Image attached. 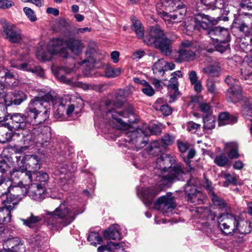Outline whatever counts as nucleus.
Segmentation results:
<instances>
[{
    "instance_id": "f257e3e1",
    "label": "nucleus",
    "mask_w": 252,
    "mask_h": 252,
    "mask_svg": "<svg viewBox=\"0 0 252 252\" xmlns=\"http://www.w3.org/2000/svg\"><path fill=\"white\" fill-rule=\"evenodd\" d=\"M123 92L120 91L116 94L117 101H112L107 99L104 102L105 108L101 114L103 118L109 120V123L111 125L116 123L120 128H126L128 124H133L136 122L137 119L133 109L129 108L123 111H116L114 108H120L123 104L124 98Z\"/></svg>"
},
{
    "instance_id": "f03ea898",
    "label": "nucleus",
    "mask_w": 252,
    "mask_h": 252,
    "mask_svg": "<svg viewBox=\"0 0 252 252\" xmlns=\"http://www.w3.org/2000/svg\"><path fill=\"white\" fill-rule=\"evenodd\" d=\"M175 161L171 155L166 154H162L157 159L154 172L160 178V185L167 186L176 179L180 180L184 174L180 165L172 167Z\"/></svg>"
},
{
    "instance_id": "7ed1b4c3",
    "label": "nucleus",
    "mask_w": 252,
    "mask_h": 252,
    "mask_svg": "<svg viewBox=\"0 0 252 252\" xmlns=\"http://www.w3.org/2000/svg\"><path fill=\"white\" fill-rule=\"evenodd\" d=\"M52 99L51 95H45L42 98L34 97L30 101L23 113L29 126L39 125L49 117V111L47 107L48 102Z\"/></svg>"
},
{
    "instance_id": "20e7f679",
    "label": "nucleus",
    "mask_w": 252,
    "mask_h": 252,
    "mask_svg": "<svg viewBox=\"0 0 252 252\" xmlns=\"http://www.w3.org/2000/svg\"><path fill=\"white\" fill-rule=\"evenodd\" d=\"M79 214L76 210L68 209L63 202L54 211L46 214L49 216L46 218L45 222L49 229L57 231L71 223Z\"/></svg>"
},
{
    "instance_id": "39448f33",
    "label": "nucleus",
    "mask_w": 252,
    "mask_h": 252,
    "mask_svg": "<svg viewBox=\"0 0 252 252\" xmlns=\"http://www.w3.org/2000/svg\"><path fill=\"white\" fill-rule=\"evenodd\" d=\"M173 41L174 40L167 37L159 27L151 29L144 38V43L148 45H154L156 49L165 56L171 54Z\"/></svg>"
},
{
    "instance_id": "423d86ee",
    "label": "nucleus",
    "mask_w": 252,
    "mask_h": 252,
    "mask_svg": "<svg viewBox=\"0 0 252 252\" xmlns=\"http://www.w3.org/2000/svg\"><path fill=\"white\" fill-rule=\"evenodd\" d=\"M161 132V128L158 124H155L152 126H146L145 128H139L136 130L127 133V135L130 137L127 140L129 142L135 144L138 148H142L146 144V141L144 137L149 135H158Z\"/></svg>"
},
{
    "instance_id": "0eeeda50",
    "label": "nucleus",
    "mask_w": 252,
    "mask_h": 252,
    "mask_svg": "<svg viewBox=\"0 0 252 252\" xmlns=\"http://www.w3.org/2000/svg\"><path fill=\"white\" fill-rule=\"evenodd\" d=\"M225 96L227 101L233 103L242 100L244 103L242 108L243 115H252V98L243 97L241 86L230 87L226 91Z\"/></svg>"
},
{
    "instance_id": "6e6552de",
    "label": "nucleus",
    "mask_w": 252,
    "mask_h": 252,
    "mask_svg": "<svg viewBox=\"0 0 252 252\" xmlns=\"http://www.w3.org/2000/svg\"><path fill=\"white\" fill-rule=\"evenodd\" d=\"M196 51V47L191 41L184 40L181 43L174 56L175 61L178 63L192 61L195 58Z\"/></svg>"
},
{
    "instance_id": "1a4fd4ad",
    "label": "nucleus",
    "mask_w": 252,
    "mask_h": 252,
    "mask_svg": "<svg viewBox=\"0 0 252 252\" xmlns=\"http://www.w3.org/2000/svg\"><path fill=\"white\" fill-rule=\"evenodd\" d=\"M238 218L229 213L221 214L218 218V226L223 233L232 235L236 233Z\"/></svg>"
},
{
    "instance_id": "9d476101",
    "label": "nucleus",
    "mask_w": 252,
    "mask_h": 252,
    "mask_svg": "<svg viewBox=\"0 0 252 252\" xmlns=\"http://www.w3.org/2000/svg\"><path fill=\"white\" fill-rule=\"evenodd\" d=\"M33 139L38 147L45 148L51 143V128L47 126L35 127L33 129Z\"/></svg>"
},
{
    "instance_id": "9b49d317",
    "label": "nucleus",
    "mask_w": 252,
    "mask_h": 252,
    "mask_svg": "<svg viewBox=\"0 0 252 252\" xmlns=\"http://www.w3.org/2000/svg\"><path fill=\"white\" fill-rule=\"evenodd\" d=\"M23 55L20 50L13 49L11 51V59L10 63L13 67L23 70H28L38 74L40 77L44 76V70L39 66H35L32 69L28 68V63H19L17 61L23 60Z\"/></svg>"
},
{
    "instance_id": "f8f14e48",
    "label": "nucleus",
    "mask_w": 252,
    "mask_h": 252,
    "mask_svg": "<svg viewBox=\"0 0 252 252\" xmlns=\"http://www.w3.org/2000/svg\"><path fill=\"white\" fill-rule=\"evenodd\" d=\"M0 23L2 27L3 32L9 41L16 43L21 41L22 34L20 29L4 19H0Z\"/></svg>"
},
{
    "instance_id": "ddd939ff",
    "label": "nucleus",
    "mask_w": 252,
    "mask_h": 252,
    "mask_svg": "<svg viewBox=\"0 0 252 252\" xmlns=\"http://www.w3.org/2000/svg\"><path fill=\"white\" fill-rule=\"evenodd\" d=\"M232 26L243 32L246 36H250L252 32V16H237L233 20Z\"/></svg>"
},
{
    "instance_id": "4468645a",
    "label": "nucleus",
    "mask_w": 252,
    "mask_h": 252,
    "mask_svg": "<svg viewBox=\"0 0 252 252\" xmlns=\"http://www.w3.org/2000/svg\"><path fill=\"white\" fill-rule=\"evenodd\" d=\"M155 205L160 210L164 215L169 216L172 214V210L176 207L174 198L171 194L160 197L156 202Z\"/></svg>"
},
{
    "instance_id": "2eb2a0df",
    "label": "nucleus",
    "mask_w": 252,
    "mask_h": 252,
    "mask_svg": "<svg viewBox=\"0 0 252 252\" xmlns=\"http://www.w3.org/2000/svg\"><path fill=\"white\" fill-rule=\"evenodd\" d=\"M5 119L6 121L9 120L11 121L10 127L15 130H23L26 132L27 129L29 127L25 115L23 113L8 114L5 116Z\"/></svg>"
},
{
    "instance_id": "dca6fc26",
    "label": "nucleus",
    "mask_w": 252,
    "mask_h": 252,
    "mask_svg": "<svg viewBox=\"0 0 252 252\" xmlns=\"http://www.w3.org/2000/svg\"><path fill=\"white\" fill-rule=\"evenodd\" d=\"M3 202L5 205L0 208V224H7L11 221V211L16 208L17 202H14L10 197H7Z\"/></svg>"
},
{
    "instance_id": "f3484780",
    "label": "nucleus",
    "mask_w": 252,
    "mask_h": 252,
    "mask_svg": "<svg viewBox=\"0 0 252 252\" xmlns=\"http://www.w3.org/2000/svg\"><path fill=\"white\" fill-rule=\"evenodd\" d=\"M64 44L66 45L67 49L69 50L71 53L75 56H79L81 54L85 47L82 40L72 36H68L64 39Z\"/></svg>"
},
{
    "instance_id": "a211bd4d",
    "label": "nucleus",
    "mask_w": 252,
    "mask_h": 252,
    "mask_svg": "<svg viewBox=\"0 0 252 252\" xmlns=\"http://www.w3.org/2000/svg\"><path fill=\"white\" fill-rule=\"evenodd\" d=\"M194 29L198 31L209 30L211 27L218 23V20L209 15L201 14L194 19Z\"/></svg>"
},
{
    "instance_id": "6ab92c4d",
    "label": "nucleus",
    "mask_w": 252,
    "mask_h": 252,
    "mask_svg": "<svg viewBox=\"0 0 252 252\" xmlns=\"http://www.w3.org/2000/svg\"><path fill=\"white\" fill-rule=\"evenodd\" d=\"M207 34L210 38L216 42L230 41V36L228 31L224 28L216 27L207 31Z\"/></svg>"
},
{
    "instance_id": "aec40b11",
    "label": "nucleus",
    "mask_w": 252,
    "mask_h": 252,
    "mask_svg": "<svg viewBox=\"0 0 252 252\" xmlns=\"http://www.w3.org/2000/svg\"><path fill=\"white\" fill-rule=\"evenodd\" d=\"M28 193H29V187L20 182L16 185H11L10 193L6 198L7 197H11L12 200H13L14 202H17L18 204L19 201Z\"/></svg>"
},
{
    "instance_id": "412c9836",
    "label": "nucleus",
    "mask_w": 252,
    "mask_h": 252,
    "mask_svg": "<svg viewBox=\"0 0 252 252\" xmlns=\"http://www.w3.org/2000/svg\"><path fill=\"white\" fill-rule=\"evenodd\" d=\"M29 195L34 200L41 201L45 196V187L32 184L29 187Z\"/></svg>"
},
{
    "instance_id": "4be33fe9",
    "label": "nucleus",
    "mask_w": 252,
    "mask_h": 252,
    "mask_svg": "<svg viewBox=\"0 0 252 252\" xmlns=\"http://www.w3.org/2000/svg\"><path fill=\"white\" fill-rule=\"evenodd\" d=\"M190 189L189 187H187L185 192L187 201L195 205L202 204L206 198L205 195L197 189L192 190Z\"/></svg>"
},
{
    "instance_id": "5701e85b",
    "label": "nucleus",
    "mask_w": 252,
    "mask_h": 252,
    "mask_svg": "<svg viewBox=\"0 0 252 252\" xmlns=\"http://www.w3.org/2000/svg\"><path fill=\"white\" fill-rule=\"evenodd\" d=\"M25 176L28 177L30 182L35 181L39 183V185L44 187L49 180L48 174L43 171L36 172L34 171H28L26 172Z\"/></svg>"
},
{
    "instance_id": "b1692460",
    "label": "nucleus",
    "mask_w": 252,
    "mask_h": 252,
    "mask_svg": "<svg viewBox=\"0 0 252 252\" xmlns=\"http://www.w3.org/2000/svg\"><path fill=\"white\" fill-rule=\"evenodd\" d=\"M201 4L203 6L204 9H214L215 8H219L220 9V12L224 11L226 7L225 6V0H200V2L198 4ZM226 13L228 12V10H225Z\"/></svg>"
},
{
    "instance_id": "393cba45",
    "label": "nucleus",
    "mask_w": 252,
    "mask_h": 252,
    "mask_svg": "<svg viewBox=\"0 0 252 252\" xmlns=\"http://www.w3.org/2000/svg\"><path fill=\"white\" fill-rule=\"evenodd\" d=\"M221 66L218 61H214L202 68V72L210 77H218L221 72Z\"/></svg>"
},
{
    "instance_id": "a878e982",
    "label": "nucleus",
    "mask_w": 252,
    "mask_h": 252,
    "mask_svg": "<svg viewBox=\"0 0 252 252\" xmlns=\"http://www.w3.org/2000/svg\"><path fill=\"white\" fill-rule=\"evenodd\" d=\"M27 99V96L21 91H16L12 93L10 99L6 98L4 99L5 105L9 106L11 105H19Z\"/></svg>"
},
{
    "instance_id": "bb28decb",
    "label": "nucleus",
    "mask_w": 252,
    "mask_h": 252,
    "mask_svg": "<svg viewBox=\"0 0 252 252\" xmlns=\"http://www.w3.org/2000/svg\"><path fill=\"white\" fill-rule=\"evenodd\" d=\"M12 129L8 123H0V143H5L11 140Z\"/></svg>"
},
{
    "instance_id": "cd10ccee",
    "label": "nucleus",
    "mask_w": 252,
    "mask_h": 252,
    "mask_svg": "<svg viewBox=\"0 0 252 252\" xmlns=\"http://www.w3.org/2000/svg\"><path fill=\"white\" fill-rule=\"evenodd\" d=\"M23 224L31 228H36L40 221L42 220L41 216H35L33 213H30V216L27 219H20Z\"/></svg>"
},
{
    "instance_id": "c85d7f7f",
    "label": "nucleus",
    "mask_w": 252,
    "mask_h": 252,
    "mask_svg": "<svg viewBox=\"0 0 252 252\" xmlns=\"http://www.w3.org/2000/svg\"><path fill=\"white\" fill-rule=\"evenodd\" d=\"M47 238V234L45 232H38L33 238V240L31 244L32 248L34 251L41 250Z\"/></svg>"
},
{
    "instance_id": "c756f323",
    "label": "nucleus",
    "mask_w": 252,
    "mask_h": 252,
    "mask_svg": "<svg viewBox=\"0 0 252 252\" xmlns=\"http://www.w3.org/2000/svg\"><path fill=\"white\" fill-rule=\"evenodd\" d=\"M16 158L17 166L15 167L12 175L16 172H21V173H23L25 172V173L27 172V155H24V154L21 155L19 156H16Z\"/></svg>"
},
{
    "instance_id": "7c9ffc66",
    "label": "nucleus",
    "mask_w": 252,
    "mask_h": 252,
    "mask_svg": "<svg viewBox=\"0 0 252 252\" xmlns=\"http://www.w3.org/2000/svg\"><path fill=\"white\" fill-rule=\"evenodd\" d=\"M104 236L108 240H120L121 238V235L119 231V226L113 225L110 227L104 232Z\"/></svg>"
},
{
    "instance_id": "2f4dec72",
    "label": "nucleus",
    "mask_w": 252,
    "mask_h": 252,
    "mask_svg": "<svg viewBox=\"0 0 252 252\" xmlns=\"http://www.w3.org/2000/svg\"><path fill=\"white\" fill-rule=\"evenodd\" d=\"M237 228L236 231V233L240 234H248L252 230V222H248L244 221V220H240L238 218Z\"/></svg>"
},
{
    "instance_id": "473e14b6",
    "label": "nucleus",
    "mask_w": 252,
    "mask_h": 252,
    "mask_svg": "<svg viewBox=\"0 0 252 252\" xmlns=\"http://www.w3.org/2000/svg\"><path fill=\"white\" fill-rule=\"evenodd\" d=\"M131 20L132 22L131 30L135 32L139 38L144 39L145 37L144 36V29L140 21L134 16L131 18Z\"/></svg>"
},
{
    "instance_id": "72a5a7b5",
    "label": "nucleus",
    "mask_w": 252,
    "mask_h": 252,
    "mask_svg": "<svg viewBox=\"0 0 252 252\" xmlns=\"http://www.w3.org/2000/svg\"><path fill=\"white\" fill-rule=\"evenodd\" d=\"M153 107L156 110L160 111L165 116L170 115L172 112L171 108L168 105L162 104L161 98L158 99Z\"/></svg>"
},
{
    "instance_id": "f704fd0d",
    "label": "nucleus",
    "mask_w": 252,
    "mask_h": 252,
    "mask_svg": "<svg viewBox=\"0 0 252 252\" xmlns=\"http://www.w3.org/2000/svg\"><path fill=\"white\" fill-rule=\"evenodd\" d=\"M226 149L229 150L228 156L230 159H236L239 158L238 145L236 142H230L225 144Z\"/></svg>"
},
{
    "instance_id": "c9c22d12",
    "label": "nucleus",
    "mask_w": 252,
    "mask_h": 252,
    "mask_svg": "<svg viewBox=\"0 0 252 252\" xmlns=\"http://www.w3.org/2000/svg\"><path fill=\"white\" fill-rule=\"evenodd\" d=\"M11 185V182L8 179L0 174V196L4 194L7 196L9 194Z\"/></svg>"
},
{
    "instance_id": "e433bc0d",
    "label": "nucleus",
    "mask_w": 252,
    "mask_h": 252,
    "mask_svg": "<svg viewBox=\"0 0 252 252\" xmlns=\"http://www.w3.org/2000/svg\"><path fill=\"white\" fill-rule=\"evenodd\" d=\"M178 3H181L179 0H160L157 4V11L163 9L170 10L171 7L174 8Z\"/></svg>"
},
{
    "instance_id": "4c0bfd02",
    "label": "nucleus",
    "mask_w": 252,
    "mask_h": 252,
    "mask_svg": "<svg viewBox=\"0 0 252 252\" xmlns=\"http://www.w3.org/2000/svg\"><path fill=\"white\" fill-rule=\"evenodd\" d=\"M189 79L191 85H193L194 89L197 93L201 92L202 90V86L201 81L198 80L196 71L192 70L189 73Z\"/></svg>"
},
{
    "instance_id": "58836bf2",
    "label": "nucleus",
    "mask_w": 252,
    "mask_h": 252,
    "mask_svg": "<svg viewBox=\"0 0 252 252\" xmlns=\"http://www.w3.org/2000/svg\"><path fill=\"white\" fill-rule=\"evenodd\" d=\"M166 64V62L163 59L158 60L153 66V73L156 76H162L166 71L165 65Z\"/></svg>"
},
{
    "instance_id": "ea45409f",
    "label": "nucleus",
    "mask_w": 252,
    "mask_h": 252,
    "mask_svg": "<svg viewBox=\"0 0 252 252\" xmlns=\"http://www.w3.org/2000/svg\"><path fill=\"white\" fill-rule=\"evenodd\" d=\"M27 166L35 172L40 168V165L39 159L37 156L34 155H27Z\"/></svg>"
},
{
    "instance_id": "a19ab883",
    "label": "nucleus",
    "mask_w": 252,
    "mask_h": 252,
    "mask_svg": "<svg viewBox=\"0 0 252 252\" xmlns=\"http://www.w3.org/2000/svg\"><path fill=\"white\" fill-rule=\"evenodd\" d=\"M203 128L204 130H211L215 127L216 118L212 115H207L203 118Z\"/></svg>"
},
{
    "instance_id": "79ce46f5",
    "label": "nucleus",
    "mask_w": 252,
    "mask_h": 252,
    "mask_svg": "<svg viewBox=\"0 0 252 252\" xmlns=\"http://www.w3.org/2000/svg\"><path fill=\"white\" fill-rule=\"evenodd\" d=\"M71 71V69H68L65 68H59L56 73L55 75L61 82L68 85H71L72 81L70 79H67L66 76L62 74V72H64L65 74H69Z\"/></svg>"
},
{
    "instance_id": "37998d69",
    "label": "nucleus",
    "mask_w": 252,
    "mask_h": 252,
    "mask_svg": "<svg viewBox=\"0 0 252 252\" xmlns=\"http://www.w3.org/2000/svg\"><path fill=\"white\" fill-rule=\"evenodd\" d=\"M158 191H156L152 188L148 189L143 191V195L144 198L146 200L145 203L147 205L151 204L154 197L157 195Z\"/></svg>"
},
{
    "instance_id": "c03bdc74",
    "label": "nucleus",
    "mask_w": 252,
    "mask_h": 252,
    "mask_svg": "<svg viewBox=\"0 0 252 252\" xmlns=\"http://www.w3.org/2000/svg\"><path fill=\"white\" fill-rule=\"evenodd\" d=\"M120 247V244L109 242L106 245L100 246L97 249L98 252H112L114 250H117Z\"/></svg>"
},
{
    "instance_id": "a18cd8bd",
    "label": "nucleus",
    "mask_w": 252,
    "mask_h": 252,
    "mask_svg": "<svg viewBox=\"0 0 252 252\" xmlns=\"http://www.w3.org/2000/svg\"><path fill=\"white\" fill-rule=\"evenodd\" d=\"M158 14L160 15V16L164 19L165 21L167 20L171 21L172 20H177V22L181 21H179V17L177 14H176L174 12L172 14H169L163 9H161V10L158 11Z\"/></svg>"
},
{
    "instance_id": "49530a36",
    "label": "nucleus",
    "mask_w": 252,
    "mask_h": 252,
    "mask_svg": "<svg viewBox=\"0 0 252 252\" xmlns=\"http://www.w3.org/2000/svg\"><path fill=\"white\" fill-rule=\"evenodd\" d=\"M211 200L214 205L218 206L220 209H225L227 207L225 201L217 196L215 193H212L210 196Z\"/></svg>"
},
{
    "instance_id": "de8ad7c7",
    "label": "nucleus",
    "mask_w": 252,
    "mask_h": 252,
    "mask_svg": "<svg viewBox=\"0 0 252 252\" xmlns=\"http://www.w3.org/2000/svg\"><path fill=\"white\" fill-rule=\"evenodd\" d=\"M175 7H176V9H173L174 12L176 14H177L179 17V21H181L184 18V16L186 14L187 11L186 6L181 2V3H178L176 4Z\"/></svg>"
},
{
    "instance_id": "09e8293b",
    "label": "nucleus",
    "mask_w": 252,
    "mask_h": 252,
    "mask_svg": "<svg viewBox=\"0 0 252 252\" xmlns=\"http://www.w3.org/2000/svg\"><path fill=\"white\" fill-rule=\"evenodd\" d=\"M88 240L91 244L95 246L97 244H100L102 242V237L100 236L98 232H91L88 237Z\"/></svg>"
},
{
    "instance_id": "8fccbe9b",
    "label": "nucleus",
    "mask_w": 252,
    "mask_h": 252,
    "mask_svg": "<svg viewBox=\"0 0 252 252\" xmlns=\"http://www.w3.org/2000/svg\"><path fill=\"white\" fill-rule=\"evenodd\" d=\"M52 51L50 48L48 47L46 51H38L37 53V56L39 59L43 61H50L54 55Z\"/></svg>"
},
{
    "instance_id": "3c124183",
    "label": "nucleus",
    "mask_w": 252,
    "mask_h": 252,
    "mask_svg": "<svg viewBox=\"0 0 252 252\" xmlns=\"http://www.w3.org/2000/svg\"><path fill=\"white\" fill-rule=\"evenodd\" d=\"M199 185V181L198 178L191 176L188 181L185 187V192H186L187 187L191 189L190 190L197 189V187Z\"/></svg>"
},
{
    "instance_id": "603ef678",
    "label": "nucleus",
    "mask_w": 252,
    "mask_h": 252,
    "mask_svg": "<svg viewBox=\"0 0 252 252\" xmlns=\"http://www.w3.org/2000/svg\"><path fill=\"white\" fill-rule=\"evenodd\" d=\"M64 44V40L61 38H57L52 39L48 46L51 50L59 49L62 47Z\"/></svg>"
},
{
    "instance_id": "864d4df0",
    "label": "nucleus",
    "mask_w": 252,
    "mask_h": 252,
    "mask_svg": "<svg viewBox=\"0 0 252 252\" xmlns=\"http://www.w3.org/2000/svg\"><path fill=\"white\" fill-rule=\"evenodd\" d=\"M121 69L113 67H107L105 70V75L108 77H115L120 75Z\"/></svg>"
},
{
    "instance_id": "5fc2aeb1",
    "label": "nucleus",
    "mask_w": 252,
    "mask_h": 252,
    "mask_svg": "<svg viewBox=\"0 0 252 252\" xmlns=\"http://www.w3.org/2000/svg\"><path fill=\"white\" fill-rule=\"evenodd\" d=\"M229 41H224V42H216L215 45V50L221 53L225 51L229 47L228 42Z\"/></svg>"
},
{
    "instance_id": "6e6d98bb",
    "label": "nucleus",
    "mask_w": 252,
    "mask_h": 252,
    "mask_svg": "<svg viewBox=\"0 0 252 252\" xmlns=\"http://www.w3.org/2000/svg\"><path fill=\"white\" fill-rule=\"evenodd\" d=\"M214 162L218 166L223 167L228 163L229 159L223 155H220L216 157L214 159Z\"/></svg>"
},
{
    "instance_id": "4d7b16f0",
    "label": "nucleus",
    "mask_w": 252,
    "mask_h": 252,
    "mask_svg": "<svg viewBox=\"0 0 252 252\" xmlns=\"http://www.w3.org/2000/svg\"><path fill=\"white\" fill-rule=\"evenodd\" d=\"M67 48L62 47L59 49H55L52 51L53 55H59L60 57L67 58L69 56V53L67 50Z\"/></svg>"
},
{
    "instance_id": "13d9d810",
    "label": "nucleus",
    "mask_w": 252,
    "mask_h": 252,
    "mask_svg": "<svg viewBox=\"0 0 252 252\" xmlns=\"http://www.w3.org/2000/svg\"><path fill=\"white\" fill-rule=\"evenodd\" d=\"M174 141V137L169 134H165L161 138V143L164 147L172 145Z\"/></svg>"
},
{
    "instance_id": "bf43d9fd",
    "label": "nucleus",
    "mask_w": 252,
    "mask_h": 252,
    "mask_svg": "<svg viewBox=\"0 0 252 252\" xmlns=\"http://www.w3.org/2000/svg\"><path fill=\"white\" fill-rule=\"evenodd\" d=\"M187 129L191 133H195L200 128L201 125L192 121H189L186 124Z\"/></svg>"
},
{
    "instance_id": "052dcab7",
    "label": "nucleus",
    "mask_w": 252,
    "mask_h": 252,
    "mask_svg": "<svg viewBox=\"0 0 252 252\" xmlns=\"http://www.w3.org/2000/svg\"><path fill=\"white\" fill-rule=\"evenodd\" d=\"M178 86L179 84L177 77L175 76L172 77L170 78L168 85L169 91L178 90Z\"/></svg>"
},
{
    "instance_id": "680f3d73",
    "label": "nucleus",
    "mask_w": 252,
    "mask_h": 252,
    "mask_svg": "<svg viewBox=\"0 0 252 252\" xmlns=\"http://www.w3.org/2000/svg\"><path fill=\"white\" fill-rule=\"evenodd\" d=\"M225 82L230 87H237V86H241L239 81L230 76H227L226 77Z\"/></svg>"
},
{
    "instance_id": "e2e57ef3",
    "label": "nucleus",
    "mask_w": 252,
    "mask_h": 252,
    "mask_svg": "<svg viewBox=\"0 0 252 252\" xmlns=\"http://www.w3.org/2000/svg\"><path fill=\"white\" fill-rule=\"evenodd\" d=\"M241 73L242 79L247 80L252 75V67L248 65V66H246L245 68L241 69Z\"/></svg>"
},
{
    "instance_id": "0e129e2a",
    "label": "nucleus",
    "mask_w": 252,
    "mask_h": 252,
    "mask_svg": "<svg viewBox=\"0 0 252 252\" xmlns=\"http://www.w3.org/2000/svg\"><path fill=\"white\" fill-rule=\"evenodd\" d=\"M24 12L31 22L36 21V17L31 8L26 7L24 8Z\"/></svg>"
},
{
    "instance_id": "69168bd1",
    "label": "nucleus",
    "mask_w": 252,
    "mask_h": 252,
    "mask_svg": "<svg viewBox=\"0 0 252 252\" xmlns=\"http://www.w3.org/2000/svg\"><path fill=\"white\" fill-rule=\"evenodd\" d=\"M159 143L158 141H155L152 143L149 148L150 154L153 155L160 152L161 150L159 147Z\"/></svg>"
},
{
    "instance_id": "338daca9",
    "label": "nucleus",
    "mask_w": 252,
    "mask_h": 252,
    "mask_svg": "<svg viewBox=\"0 0 252 252\" xmlns=\"http://www.w3.org/2000/svg\"><path fill=\"white\" fill-rule=\"evenodd\" d=\"M207 88L208 92L216 95L218 93V90L216 87L215 84L213 81L208 80L207 81Z\"/></svg>"
},
{
    "instance_id": "774afa93",
    "label": "nucleus",
    "mask_w": 252,
    "mask_h": 252,
    "mask_svg": "<svg viewBox=\"0 0 252 252\" xmlns=\"http://www.w3.org/2000/svg\"><path fill=\"white\" fill-rule=\"evenodd\" d=\"M4 71L3 77L5 78L6 83H7L9 80H16L15 77L17 75L16 73L6 69H5Z\"/></svg>"
}]
</instances>
